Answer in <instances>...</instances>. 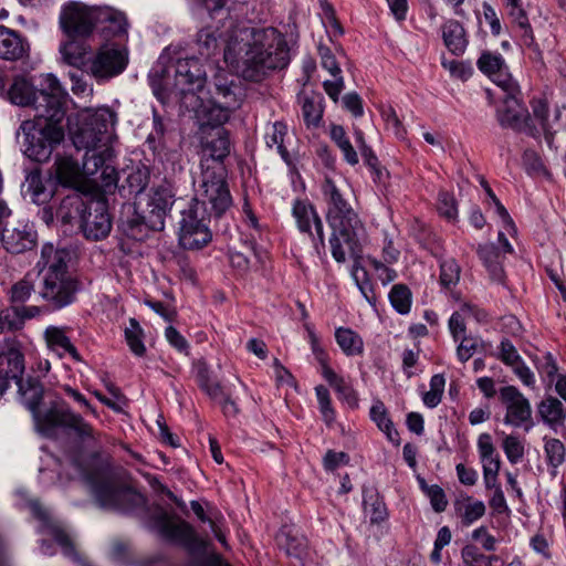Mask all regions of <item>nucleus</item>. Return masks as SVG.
I'll list each match as a JSON object with an SVG mask.
<instances>
[{"label": "nucleus", "mask_w": 566, "mask_h": 566, "mask_svg": "<svg viewBox=\"0 0 566 566\" xmlns=\"http://www.w3.org/2000/svg\"><path fill=\"white\" fill-rule=\"evenodd\" d=\"M175 202V192L172 186L164 181L153 187L149 191L146 210V219L149 220L154 230H163L165 218L171 210Z\"/></svg>", "instance_id": "19"}, {"label": "nucleus", "mask_w": 566, "mask_h": 566, "mask_svg": "<svg viewBox=\"0 0 566 566\" xmlns=\"http://www.w3.org/2000/svg\"><path fill=\"white\" fill-rule=\"evenodd\" d=\"M51 535L55 539V542L62 547L65 556L72 558L74 562L80 563L81 557L76 553L74 545L69 537V535L59 526L51 527Z\"/></svg>", "instance_id": "58"}, {"label": "nucleus", "mask_w": 566, "mask_h": 566, "mask_svg": "<svg viewBox=\"0 0 566 566\" xmlns=\"http://www.w3.org/2000/svg\"><path fill=\"white\" fill-rule=\"evenodd\" d=\"M326 218L332 228V255L337 262L363 251L365 227L353 207V191L346 180L326 177L322 185Z\"/></svg>", "instance_id": "2"}, {"label": "nucleus", "mask_w": 566, "mask_h": 566, "mask_svg": "<svg viewBox=\"0 0 566 566\" xmlns=\"http://www.w3.org/2000/svg\"><path fill=\"white\" fill-rule=\"evenodd\" d=\"M60 53L64 63L87 73L90 61L87 59L88 48L84 43L70 40L60 45Z\"/></svg>", "instance_id": "29"}, {"label": "nucleus", "mask_w": 566, "mask_h": 566, "mask_svg": "<svg viewBox=\"0 0 566 566\" xmlns=\"http://www.w3.org/2000/svg\"><path fill=\"white\" fill-rule=\"evenodd\" d=\"M83 475L93 496L103 509L130 513L146 504L142 493L122 484L105 468L85 471Z\"/></svg>", "instance_id": "5"}, {"label": "nucleus", "mask_w": 566, "mask_h": 566, "mask_svg": "<svg viewBox=\"0 0 566 566\" xmlns=\"http://www.w3.org/2000/svg\"><path fill=\"white\" fill-rule=\"evenodd\" d=\"M97 28L105 38H125L128 22L124 13L112 8H103Z\"/></svg>", "instance_id": "25"}, {"label": "nucleus", "mask_w": 566, "mask_h": 566, "mask_svg": "<svg viewBox=\"0 0 566 566\" xmlns=\"http://www.w3.org/2000/svg\"><path fill=\"white\" fill-rule=\"evenodd\" d=\"M293 216L300 231L308 233L317 254L325 249L323 223L314 207L305 201L297 200L293 206Z\"/></svg>", "instance_id": "20"}, {"label": "nucleus", "mask_w": 566, "mask_h": 566, "mask_svg": "<svg viewBox=\"0 0 566 566\" xmlns=\"http://www.w3.org/2000/svg\"><path fill=\"white\" fill-rule=\"evenodd\" d=\"M302 101V114L305 123L317 126L322 119L323 108L319 104L318 96L304 95Z\"/></svg>", "instance_id": "48"}, {"label": "nucleus", "mask_w": 566, "mask_h": 566, "mask_svg": "<svg viewBox=\"0 0 566 566\" xmlns=\"http://www.w3.org/2000/svg\"><path fill=\"white\" fill-rule=\"evenodd\" d=\"M203 136L201 138L202 160L201 167L223 164L230 155L231 142L229 132L223 127H206L202 125Z\"/></svg>", "instance_id": "17"}, {"label": "nucleus", "mask_w": 566, "mask_h": 566, "mask_svg": "<svg viewBox=\"0 0 566 566\" xmlns=\"http://www.w3.org/2000/svg\"><path fill=\"white\" fill-rule=\"evenodd\" d=\"M25 193H28L36 205L45 203L52 197V192L46 189L39 170L30 171L27 175Z\"/></svg>", "instance_id": "41"}, {"label": "nucleus", "mask_w": 566, "mask_h": 566, "mask_svg": "<svg viewBox=\"0 0 566 566\" xmlns=\"http://www.w3.org/2000/svg\"><path fill=\"white\" fill-rule=\"evenodd\" d=\"M113 157L112 145L85 150L82 165L84 175L87 177L96 176L104 167L113 163Z\"/></svg>", "instance_id": "26"}, {"label": "nucleus", "mask_w": 566, "mask_h": 566, "mask_svg": "<svg viewBox=\"0 0 566 566\" xmlns=\"http://www.w3.org/2000/svg\"><path fill=\"white\" fill-rule=\"evenodd\" d=\"M335 339L343 353L347 356L361 355L364 352L363 338L350 328H336Z\"/></svg>", "instance_id": "37"}, {"label": "nucleus", "mask_w": 566, "mask_h": 566, "mask_svg": "<svg viewBox=\"0 0 566 566\" xmlns=\"http://www.w3.org/2000/svg\"><path fill=\"white\" fill-rule=\"evenodd\" d=\"M102 10L99 7L72 2L63 8L60 25L70 38H86L97 28Z\"/></svg>", "instance_id": "11"}, {"label": "nucleus", "mask_w": 566, "mask_h": 566, "mask_svg": "<svg viewBox=\"0 0 566 566\" xmlns=\"http://www.w3.org/2000/svg\"><path fill=\"white\" fill-rule=\"evenodd\" d=\"M36 234L28 226L6 228L1 232L4 249L13 254L23 253L35 245Z\"/></svg>", "instance_id": "24"}, {"label": "nucleus", "mask_w": 566, "mask_h": 566, "mask_svg": "<svg viewBox=\"0 0 566 566\" xmlns=\"http://www.w3.org/2000/svg\"><path fill=\"white\" fill-rule=\"evenodd\" d=\"M125 337L130 350L135 355L143 356L145 354L143 329L135 318L129 319V325L125 328Z\"/></svg>", "instance_id": "50"}, {"label": "nucleus", "mask_w": 566, "mask_h": 566, "mask_svg": "<svg viewBox=\"0 0 566 566\" xmlns=\"http://www.w3.org/2000/svg\"><path fill=\"white\" fill-rule=\"evenodd\" d=\"M29 43L17 31L0 25V59L19 61L28 56Z\"/></svg>", "instance_id": "23"}, {"label": "nucleus", "mask_w": 566, "mask_h": 566, "mask_svg": "<svg viewBox=\"0 0 566 566\" xmlns=\"http://www.w3.org/2000/svg\"><path fill=\"white\" fill-rule=\"evenodd\" d=\"M201 108V114L207 118V125L211 127H221L228 119L230 118L233 109H226L223 105L211 101L208 105H202L199 103V98L197 99V108L195 111H199Z\"/></svg>", "instance_id": "42"}, {"label": "nucleus", "mask_w": 566, "mask_h": 566, "mask_svg": "<svg viewBox=\"0 0 566 566\" xmlns=\"http://www.w3.org/2000/svg\"><path fill=\"white\" fill-rule=\"evenodd\" d=\"M544 450L548 465L557 468L564 462L566 450L560 440L555 438L545 439Z\"/></svg>", "instance_id": "55"}, {"label": "nucleus", "mask_w": 566, "mask_h": 566, "mask_svg": "<svg viewBox=\"0 0 566 566\" xmlns=\"http://www.w3.org/2000/svg\"><path fill=\"white\" fill-rule=\"evenodd\" d=\"M197 368V381L199 387L212 399H218L223 395L222 387L219 382H213V388H210V382L214 379L211 373L203 361H198Z\"/></svg>", "instance_id": "46"}, {"label": "nucleus", "mask_w": 566, "mask_h": 566, "mask_svg": "<svg viewBox=\"0 0 566 566\" xmlns=\"http://www.w3.org/2000/svg\"><path fill=\"white\" fill-rule=\"evenodd\" d=\"M234 88H237V86L232 83L228 84L227 82L219 80L216 83V95L213 96V102L223 105L226 109H237L240 106V98L234 92Z\"/></svg>", "instance_id": "45"}, {"label": "nucleus", "mask_w": 566, "mask_h": 566, "mask_svg": "<svg viewBox=\"0 0 566 566\" xmlns=\"http://www.w3.org/2000/svg\"><path fill=\"white\" fill-rule=\"evenodd\" d=\"M317 50H318V55L321 57L322 67L327 70L332 76L340 75L342 70H340L338 62H337L334 53L332 52V50L324 44H319Z\"/></svg>", "instance_id": "63"}, {"label": "nucleus", "mask_w": 566, "mask_h": 566, "mask_svg": "<svg viewBox=\"0 0 566 566\" xmlns=\"http://www.w3.org/2000/svg\"><path fill=\"white\" fill-rule=\"evenodd\" d=\"M32 292H34L33 284L27 279L20 280L10 289V301L12 304H22L29 300Z\"/></svg>", "instance_id": "60"}, {"label": "nucleus", "mask_w": 566, "mask_h": 566, "mask_svg": "<svg viewBox=\"0 0 566 566\" xmlns=\"http://www.w3.org/2000/svg\"><path fill=\"white\" fill-rule=\"evenodd\" d=\"M510 15L513 21L521 29V39L524 45L532 46L534 44V36L528 23L525 11L521 8L520 2L515 6L510 7Z\"/></svg>", "instance_id": "49"}, {"label": "nucleus", "mask_w": 566, "mask_h": 566, "mask_svg": "<svg viewBox=\"0 0 566 566\" xmlns=\"http://www.w3.org/2000/svg\"><path fill=\"white\" fill-rule=\"evenodd\" d=\"M503 450L511 463H517L524 455V446L515 436H506L504 438Z\"/></svg>", "instance_id": "61"}, {"label": "nucleus", "mask_w": 566, "mask_h": 566, "mask_svg": "<svg viewBox=\"0 0 566 566\" xmlns=\"http://www.w3.org/2000/svg\"><path fill=\"white\" fill-rule=\"evenodd\" d=\"M462 560L465 566H486V555L480 553L474 545H467L461 552Z\"/></svg>", "instance_id": "64"}, {"label": "nucleus", "mask_w": 566, "mask_h": 566, "mask_svg": "<svg viewBox=\"0 0 566 566\" xmlns=\"http://www.w3.org/2000/svg\"><path fill=\"white\" fill-rule=\"evenodd\" d=\"M24 373V357L18 349L11 348L0 355V375L7 382L10 379H22Z\"/></svg>", "instance_id": "28"}, {"label": "nucleus", "mask_w": 566, "mask_h": 566, "mask_svg": "<svg viewBox=\"0 0 566 566\" xmlns=\"http://www.w3.org/2000/svg\"><path fill=\"white\" fill-rule=\"evenodd\" d=\"M316 397L319 405V410L326 423H332L335 419V411L332 407L328 389L323 385L315 387Z\"/></svg>", "instance_id": "59"}, {"label": "nucleus", "mask_w": 566, "mask_h": 566, "mask_svg": "<svg viewBox=\"0 0 566 566\" xmlns=\"http://www.w3.org/2000/svg\"><path fill=\"white\" fill-rule=\"evenodd\" d=\"M149 181V172L146 167L132 169L126 172L125 179L118 186V191L124 198L140 193Z\"/></svg>", "instance_id": "33"}, {"label": "nucleus", "mask_w": 566, "mask_h": 566, "mask_svg": "<svg viewBox=\"0 0 566 566\" xmlns=\"http://www.w3.org/2000/svg\"><path fill=\"white\" fill-rule=\"evenodd\" d=\"M305 328L308 334V340L311 344L313 355L322 367V375H325L326 369H332L327 364L328 355H327L326 350L321 346L319 339H318L317 335L315 334L314 329L312 328V326L310 324H305Z\"/></svg>", "instance_id": "57"}, {"label": "nucleus", "mask_w": 566, "mask_h": 566, "mask_svg": "<svg viewBox=\"0 0 566 566\" xmlns=\"http://www.w3.org/2000/svg\"><path fill=\"white\" fill-rule=\"evenodd\" d=\"M478 255L488 269L492 280L503 282L504 270L501 263V254L493 243L480 244L478 247Z\"/></svg>", "instance_id": "31"}, {"label": "nucleus", "mask_w": 566, "mask_h": 566, "mask_svg": "<svg viewBox=\"0 0 566 566\" xmlns=\"http://www.w3.org/2000/svg\"><path fill=\"white\" fill-rule=\"evenodd\" d=\"M45 338L49 346L57 352L60 356L70 354L75 360L80 361L81 357L76 348L71 343V339L66 336L65 332L59 327H49L45 331Z\"/></svg>", "instance_id": "35"}, {"label": "nucleus", "mask_w": 566, "mask_h": 566, "mask_svg": "<svg viewBox=\"0 0 566 566\" xmlns=\"http://www.w3.org/2000/svg\"><path fill=\"white\" fill-rule=\"evenodd\" d=\"M115 119V113L106 107L81 114L71 130L73 145L78 150L112 145Z\"/></svg>", "instance_id": "6"}, {"label": "nucleus", "mask_w": 566, "mask_h": 566, "mask_svg": "<svg viewBox=\"0 0 566 566\" xmlns=\"http://www.w3.org/2000/svg\"><path fill=\"white\" fill-rule=\"evenodd\" d=\"M119 228L127 238L135 241H144L150 231H155L149 220L146 219V213L144 216L134 213L132 217L123 218Z\"/></svg>", "instance_id": "32"}, {"label": "nucleus", "mask_w": 566, "mask_h": 566, "mask_svg": "<svg viewBox=\"0 0 566 566\" xmlns=\"http://www.w3.org/2000/svg\"><path fill=\"white\" fill-rule=\"evenodd\" d=\"M33 119L23 120L20 132L23 135L24 154L30 159L44 163L50 159L54 148L64 139L62 122L65 106L56 99L40 96Z\"/></svg>", "instance_id": "3"}, {"label": "nucleus", "mask_w": 566, "mask_h": 566, "mask_svg": "<svg viewBox=\"0 0 566 566\" xmlns=\"http://www.w3.org/2000/svg\"><path fill=\"white\" fill-rule=\"evenodd\" d=\"M446 386V379L443 375H433L430 379V390L424 392L422 396L423 403L429 408L437 407L442 398Z\"/></svg>", "instance_id": "53"}, {"label": "nucleus", "mask_w": 566, "mask_h": 566, "mask_svg": "<svg viewBox=\"0 0 566 566\" xmlns=\"http://www.w3.org/2000/svg\"><path fill=\"white\" fill-rule=\"evenodd\" d=\"M323 377L335 389L339 398L345 400L349 407L355 408L358 405V399L355 390L338 376L333 369H326Z\"/></svg>", "instance_id": "43"}, {"label": "nucleus", "mask_w": 566, "mask_h": 566, "mask_svg": "<svg viewBox=\"0 0 566 566\" xmlns=\"http://www.w3.org/2000/svg\"><path fill=\"white\" fill-rule=\"evenodd\" d=\"M438 211L441 216L449 220H454L458 217L457 202L453 195L441 191L438 197Z\"/></svg>", "instance_id": "62"}, {"label": "nucleus", "mask_w": 566, "mask_h": 566, "mask_svg": "<svg viewBox=\"0 0 566 566\" xmlns=\"http://www.w3.org/2000/svg\"><path fill=\"white\" fill-rule=\"evenodd\" d=\"M224 61L244 80L258 82L270 71L284 69L290 51L274 28H240L228 40Z\"/></svg>", "instance_id": "1"}, {"label": "nucleus", "mask_w": 566, "mask_h": 566, "mask_svg": "<svg viewBox=\"0 0 566 566\" xmlns=\"http://www.w3.org/2000/svg\"><path fill=\"white\" fill-rule=\"evenodd\" d=\"M197 44L201 56L210 57L214 55L219 46L216 32L210 28L200 30L197 35Z\"/></svg>", "instance_id": "54"}, {"label": "nucleus", "mask_w": 566, "mask_h": 566, "mask_svg": "<svg viewBox=\"0 0 566 566\" xmlns=\"http://www.w3.org/2000/svg\"><path fill=\"white\" fill-rule=\"evenodd\" d=\"M370 417L377 427L387 436L388 440L395 444L400 443L399 433L394 428V423L388 417V411L382 401L377 400L370 408Z\"/></svg>", "instance_id": "36"}, {"label": "nucleus", "mask_w": 566, "mask_h": 566, "mask_svg": "<svg viewBox=\"0 0 566 566\" xmlns=\"http://www.w3.org/2000/svg\"><path fill=\"white\" fill-rule=\"evenodd\" d=\"M72 259V252L67 249H59L53 244H44L41 251L42 277L62 276L72 274L69 270V263Z\"/></svg>", "instance_id": "21"}, {"label": "nucleus", "mask_w": 566, "mask_h": 566, "mask_svg": "<svg viewBox=\"0 0 566 566\" xmlns=\"http://www.w3.org/2000/svg\"><path fill=\"white\" fill-rule=\"evenodd\" d=\"M128 64L126 46L104 44L90 57L87 74L97 81L115 77L124 72Z\"/></svg>", "instance_id": "12"}, {"label": "nucleus", "mask_w": 566, "mask_h": 566, "mask_svg": "<svg viewBox=\"0 0 566 566\" xmlns=\"http://www.w3.org/2000/svg\"><path fill=\"white\" fill-rule=\"evenodd\" d=\"M212 233L205 217V209L193 199L189 207L181 212L179 243L184 249L198 250L207 245Z\"/></svg>", "instance_id": "10"}, {"label": "nucleus", "mask_w": 566, "mask_h": 566, "mask_svg": "<svg viewBox=\"0 0 566 566\" xmlns=\"http://www.w3.org/2000/svg\"><path fill=\"white\" fill-rule=\"evenodd\" d=\"M174 83L170 81L169 71L166 66L158 62L149 74L150 85L154 94L164 99L168 93L179 94L186 107L196 109V95L206 84V70L200 61L196 57L180 59L174 66Z\"/></svg>", "instance_id": "4"}, {"label": "nucleus", "mask_w": 566, "mask_h": 566, "mask_svg": "<svg viewBox=\"0 0 566 566\" xmlns=\"http://www.w3.org/2000/svg\"><path fill=\"white\" fill-rule=\"evenodd\" d=\"M502 83L503 95L500 97L502 106L496 111L500 125L518 130L531 129L528 125L530 114L515 96L516 87L514 82L511 78H506Z\"/></svg>", "instance_id": "15"}, {"label": "nucleus", "mask_w": 566, "mask_h": 566, "mask_svg": "<svg viewBox=\"0 0 566 566\" xmlns=\"http://www.w3.org/2000/svg\"><path fill=\"white\" fill-rule=\"evenodd\" d=\"M17 385L22 402L31 411L35 429L40 433V422L42 418L46 416V409L44 411L39 410V405L43 399V387L41 382L34 378H29L27 381H23V379L18 380Z\"/></svg>", "instance_id": "22"}, {"label": "nucleus", "mask_w": 566, "mask_h": 566, "mask_svg": "<svg viewBox=\"0 0 566 566\" xmlns=\"http://www.w3.org/2000/svg\"><path fill=\"white\" fill-rule=\"evenodd\" d=\"M157 523L160 533L168 539L180 543L191 555H203L208 542L198 536L195 528L186 521L174 522L166 512H161Z\"/></svg>", "instance_id": "14"}, {"label": "nucleus", "mask_w": 566, "mask_h": 566, "mask_svg": "<svg viewBox=\"0 0 566 566\" xmlns=\"http://www.w3.org/2000/svg\"><path fill=\"white\" fill-rule=\"evenodd\" d=\"M85 206L86 203L81 195L74 193L72 196H67L62 200L57 210V216L64 223H71L76 219L81 222L82 213L85 212Z\"/></svg>", "instance_id": "39"}, {"label": "nucleus", "mask_w": 566, "mask_h": 566, "mask_svg": "<svg viewBox=\"0 0 566 566\" xmlns=\"http://www.w3.org/2000/svg\"><path fill=\"white\" fill-rule=\"evenodd\" d=\"M331 138L336 143L339 149L343 151L345 160L349 165L358 164V155L354 149L352 143L346 137L345 129L340 125H332Z\"/></svg>", "instance_id": "44"}, {"label": "nucleus", "mask_w": 566, "mask_h": 566, "mask_svg": "<svg viewBox=\"0 0 566 566\" xmlns=\"http://www.w3.org/2000/svg\"><path fill=\"white\" fill-rule=\"evenodd\" d=\"M80 290V283L73 274L42 277L39 295L53 310L72 304Z\"/></svg>", "instance_id": "13"}, {"label": "nucleus", "mask_w": 566, "mask_h": 566, "mask_svg": "<svg viewBox=\"0 0 566 566\" xmlns=\"http://www.w3.org/2000/svg\"><path fill=\"white\" fill-rule=\"evenodd\" d=\"M458 512L464 525H471L481 518L485 513V505L482 501H473L468 496L465 502L458 504Z\"/></svg>", "instance_id": "47"}, {"label": "nucleus", "mask_w": 566, "mask_h": 566, "mask_svg": "<svg viewBox=\"0 0 566 566\" xmlns=\"http://www.w3.org/2000/svg\"><path fill=\"white\" fill-rule=\"evenodd\" d=\"M55 172L60 184L69 187H77L84 176L82 167L72 157H57Z\"/></svg>", "instance_id": "27"}, {"label": "nucleus", "mask_w": 566, "mask_h": 566, "mask_svg": "<svg viewBox=\"0 0 566 566\" xmlns=\"http://www.w3.org/2000/svg\"><path fill=\"white\" fill-rule=\"evenodd\" d=\"M228 171L223 164L207 165L202 169L199 205L206 210L210 206V213L220 218L231 206L232 197L227 182Z\"/></svg>", "instance_id": "7"}, {"label": "nucleus", "mask_w": 566, "mask_h": 566, "mask_svg": "<svg viewBox=\"0 0 566 566\" xmlns=\"http://www.w3.org/2000/svg\"><path fill=\"white\" fill-rule=\"evenodd\" d=\"M500 399L506 408L504 422L520 428L525 426L528 430L532 427V407L526 397L514 386H506L500 390Z\"/></svg>", "instance_id": "16"}, {"label": "nucleus", "mask_w": 566, "mask_h": 566, "mask_svg": "<svg viewBox=\"0 0 566 566\" xmlns=\"http://www.w3.org/2000/svg\"><path fill=\"white\" fill-rule=\"evenodd\" d=\"M41 95H44L52 101L56 99L65 106L67 93L61 85L57 77L53 74L45 75L44 87L40 91H36L24 77H15L8 91V96L11 103L19 106H30L33 108L34 114H36V107L39 106L38 102Z\"/></svg>", "instance_id": "9"}, {"label": "nucleus", "mask_w": 566, "mask_h": 566, "mask_svg": "<svg viewBox=\"0 0 566 566\" xmlns=\"http://www.w3.org/2000/svg\"><path fill=\"white\" fill-rule=\"evenodd\" d=\"M40 434L54 438L57 429L72 431L82 441L95 440L96 433L80 415L74 413L64 402H54L46 409V416L41 420Z\"/></svg>", "instance_id": "8"}, {"label": "nucleus", "mask_w": 566, "mask_h": 566, "mask_svg": "<svg viewBox=\"0 0 566 566\" xmlns=\"http://www.w3.org/2000/svg\"><path fill=\"white\" fill-rule=\"evenodd\" d=\"M538 415L551 427L560 424L565 419L564 406L557 398L547 397L539 402Z\"/></svg>", "instance_id": "40"}, {"label": "nucleus", "mask_w": 566, "mask_h": 566, "mask_svg": "<svg viewBox=\"0 0 566 566\" xmlns=\"http://www.w3.org/2000/svg\"><path fill=\"white\" fill-rule=\"evenodd\" d=\"M80 227L87 239L101 240L106 238L112 229L106 201L103 199L91 200L85 206V212L82 213Z\"/></svg>", "instance_id": "18"}, {"label": "nucleus", "mask_w": 566, "mask_h": 566, "mask_svg": "<svg viewBox=\"0 0 566 566\" xmlns=\"http://www.w3.org/2000/svg\"><path fill=\"white\" fill-rule=\"evenodd\" d=\"M442 38L448 50L455 54H462L467 48L468 41L462 24L455 20H448L442 25Z\"/></svg>", "instance_id": "30"}, {"label": "nucleus", "mask_w": 566, "mask_h": 566, "mask_svg": "<svg viewBox=\"0 0 566 566\" xmlns=\"http://www.w3.org/2000/svg\"><path fill=\"white\" fill-rule=\"evenodd\" d=\"M461 268L453 259L444 260L440 263V284L444 289H450L458 284L460 280Z\"/></svg>", "instance_id": "52"}, {"label": "nucleus", "mask_w": 566, "mask_h": 566, "mask_svg": "<svg viewBox=\"0 0 566 566\" xmlns=\"http://www.w3.org/2000/svg\"><path fill=\"white\" fill-rule=\"evenodd\" d=\"M389 300L398 313L407 314L410 311L411 293L406 285H394L389 293Z\"/></svg>", "instance_id": "51"}, {"label": "nucleus", "mask_w": 566, "mask_h": 566, "mask_svg": "<svg viewBox=\"0 0 566 566\" xmlns=\"http://www.w3.org/2000/svg\"><path fill=\"white\" fill-rule=\"evenodd\" d=\"M478 66L483 72L494 77V82L502 87L506 78H511L504 71V60L500 54L483 53L478 60Z\"/></svg>", "instance_id": "38"}, {"label": "nucleus", "mask_w": 566, "mask_h": 566, "mask_svg": "<svg viewBox=\"0 0 566 566\" xmlns=\"http://www.w3.org/2000/svg\"><path fill=\"white\" fill-rule=\"evenodd\" d=\"M474 316L476 319L481 321L486 317V314L482 311H476L470 304H464L460 308V311L454 312L449 319V329L454 340H459L460 338L465 336V319L469 316Z\"/></svg>", "instance_id": "34"}, {"label": "nucleus", "mask_w": 566, "mask_h": 566, "mask_svg": "<svg viewBox=\"0 0 566 566\" xmlns=\"http://www.w3.org/2000/svg\"><path fill=\"white\" fill-rule=\"evenodd\" d=\"M361 254V252L359 253ZM355 261L352 269V276L355 280L358 289L365 296V298L371 303V298L369 297V292H371V285L369 284L368 277H367V271L364 266L360 265L359 258L358 256H352Z\"/></svg>", "instance_id": "56"}]
</instances>
